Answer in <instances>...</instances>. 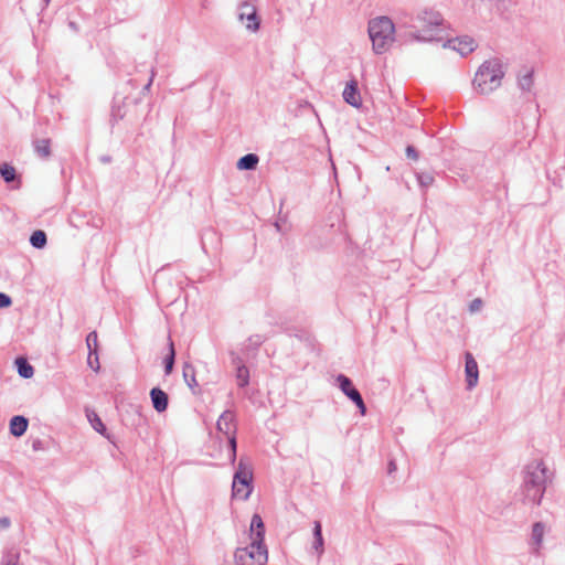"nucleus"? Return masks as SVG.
Instances as JSON below:
<instances>
[{
  "mask_svg": "<svg viewBox=\"0 0 565 565\" xmlns=\"http://www.w3.org/2000/svg\"><path fill=\"white\" fill-rule=\"evenodd\" d=\"M522 476V502L530 505H540L547 484L554 478V472L547 468L542 459H534L524 466Z\"/></svg>",
  "mask_w": 565,
  "mask_h": 565,
  "instance_id": "1",
  "label": "nucleus"
},
{
  "mask_svg": "<svg viewBox=\"0 0 565 565\" xmlns=\"http://www.w3.org/2000/svg\"><path fill=\"white\" fill-rule=\"evenodd\" d=\"M415 21L411 28L417 29L411 33V38L417 42L440 41V33L444 30L443 15L433 9H425L417 13Z\"/></svg>",
  "mask_w": 565,
  "mask_h": 565,
  "instance_id": "2",
  "label": "nucleus"
},
{
  "mask_svg": "<svg viewBox=\"0 0 565 565\" xmlns=\"http://www.w3.org/2000/svg\"><path fill=\"white\" fill-rule=\"evenodd\" d=\"M504 74V65L500 58L484 61L475 74L472 82L475 90L482 95L491 94L501 86Z\"/></svg>",
  "mask_w": 565,
  "mask_h": 565,
  "instance_id": "3",
  "label": "nucleus"
},
{
  "mask_svg": "<svg viewBox=\"0 0 565 565\" xmlns=\"http://www.w3.org/2000/svg\"><path fill=\"white\" fill-rule=\"evenodd\" d=\"M367 32L375 54L387 52L395 42V24L391 18L380 15L371 19Z\"/></svg>",
  "mask_w": 565,
  "mask_h": 565,
  "instance_id": "4",
  "label": "nucleus"
},
{
  "mask_svg": "<svg viewBox=\"0 0 565 565\" xmlns=\"http://www.w3.org/2000/svg\"><path fill=\"white\" fill-rule=\"evenodd\" d=\"M253 490V472L250 466L241 458L233 477L232 495L235 499L247 500Z\"/></svg>",
  "mask_w": 565,
  "mask_h": 565,
  "instance_id": "5",
  "label": "nucleus"
},
{
  "mask_svg": "<svg viewBox=\"0 0 565 565\" xmlns=\"http://www.w3.org/2000/svg\"><path fill=\"white\" fill-rule=\"evenodd\" d=\"M268 559V551L265 544H256L250 541L246 547L237 548L235 562L237 565H265Z\"/></svg>",
  "mask_w": 565,
  "mask_h": 565,
  "instance_id": "6",
  "label": "nucleus"
},
{
  "mask_svg": "<svg viewBox=\"0 0 565 565\" xmlns=\"http://www.w3.org/2000/svg\"><path fill=\"white\" fill-rule=\"evenodd\" d=\"M235 416L233 412L226 409L224 411L217 423L216 428L220 433H223L228 439V447L231 450L230 460L232 463L236 460V449H237V440L235 436L236 427L234 425Z\"/></svg>",
  "mask_w": 565,
  "mask_h": 565,
  "instance_id": "7",
  "label": "nucleus"
},
{
  "mask_svg": "<svg viewBox=\"0 0 565 565\" xmlns=\"http://www.w3.org/2000/svg\"><path fill=\"white\" fill-rule=\"evenodd\" d=\"M237 17L241 22L245 23L247 30L255 32L259 29L260 21L257 15V9L249 1H244L238 6Z\"/></svg>",
  "mask_w": 565,
  "mask_h": 565,
  "instance_id": "8",
  "label": "nucleus"
},
{
  "mask_svg": "<svg viewBox=\"0 0 565 565\" xmlns=\"http://www.w3.org/2000/svg\"><path fill=\"white\" fill-rule=\"evenodd\" d=\"M444 47H450L457 51L461 56H466L469 53L473 52L476 49L475 40L470 36H461L451 40H447L444 44Z\"/></svg>",
  "mask_w": 565,
  "mask_h": 565,
  "instance_id": "9",
  "label": "nucleus"
},
{
  "mask_svg": "<svg viewBox=\"0 0 565 565\" xmlns=\"http://www.w3.org/2000/svg\"><path fill=\"white\" fill-rule=\"evenodd\" d=\"M465 359H466L465 373H466L467 388L471 390L478 384V380H479L478 363L470 352H466Z\"/></svg>",
  "mask_w": 565,
  "mask_h": 565,
  "instance_id": "10",
  "label": "nucleus"
},
{
  "mask_svg": "<svg viewBox=\"0 0 565 565\" xmlns=\"http://www.w3.org/2000/svg\"><path fill=\"white\" fill-rule=\"evenodd\" d=\"M86 345L88 349L87 363L94 370H99L98 359V337L96 331H92L86 337Z\"/></svg>",
  "mask_w": 565,
  "mask_h": 565,
  "instance_id": "11",
  "label": "nucleus"
},
{
  "mask_svg": "<svg viewBox=\"0 0 565 565\" xmlns=\"http://www.w3.org/2000/svg\"><path fill=\"white\" fill-rule=\"evenodd\" d=\"M342 96L344 102L350 106L354 108H360L362 106V98L355 79H351L347 83Z\"/></svg>",
  "mask_w": 565,
  "mask_h": 565,
  "instance_id": "12",
  "label": "nucleus"
},
{
  "mask_svg": "<svg viewBox=\"0 0 565 565\" xmlns=\"http://www.w3.org/2000/svg\"><path fill=\"white\" fill-rule=\"evenodd\" d=\"M249 531L250 541L256 542V544H265V524L258 513L252 516Z\"/></svg>",
  "mask_w": 565,
  "mask_h": 565,
  "instance_id": "13",
  "label": "nucleus"
},
{
  "mask_svg": "<svg viewBox=\"0 0 565 565\" xmlns=\"http://www.w3.org/2000/svg\"><path fill=\"white\" fill-rule=\"evenodd\" d=\"M150 399L152 407L158 413H163L169 406V395L160 387H153L150 390Z\"/></svg>",
  "mask_w": 565,
  "mask_h": 565,
  "instance_id": "14",
  "label": "nucleus"
},
{
  "mask_svg": "<svg viewBox=\"0 0 565 565\" xmlns=\"http://www.w3.org/2000/svg\"><path fill=\"white\" fill-rule=\"evenodd\" d=\"M29 426V420L22 415H15L10 419L9 428L10 434L14 437L24 435Z\"/></svg>",
  "mask_w": 565,
  "mask_h": 565,
  "instance_id": "15",
  "label": "nucleus"
},
{
  "mask_svg": "<svg viewBox=\"0 0 565 565\" xmlns=\"http://www.w3.org/2000/svg\"><path fill=\"white\" fill-rule=\"evenodd\" d=\"M544 533H545L544 523L535 522L532 526V533H531V545L533 546L532 552L534 554H537L542 546Z\"/></svg>",
  "mask_w": 565,
  "mask_h": 565,
  "instance_id": "16",
  "label": "nucleus"
},
{
  "mask_svg": "<svg viewBox=\"0 0 565 565\" xmlns=\"http://www.w3.org/2000/svg\"><path fill=\"white\" fill-rule=\"evenodd\" d=\"M313 543L312 550L317 553L318 556H321L324 552V539L322 535V524L320 521L313 522Z\"/></svg>",
  "mask_w": 565,
  "mask_h": 565,
  "instance_id": "17",
  "label": "nucleus"
},
{
  "mask_svg": "<svg viewBox=\"0 0 565 565\" xmlns=\"http://www.w3.org/2000/svg\"><path fill=\"white\" fill-rule=\"evenodd\" d=\"M86 417L95 431L106 437L107 439H110V436L107 433V428L97 413L86 409Z\"/></svg>",
  "mask_w": 565,
  "mask_h": 565,
  "instance_id": "18",
  "label": "nucleus"
},
{
  "mask_svg": "<svg viewBox=\"0 0 565 565\" xmlns=\"http://www.w3.org/2000/svg\"><path fill=\"white\" fill-rule=\"evenodd\" d=\"M259 157L256 153H246L238 159L236 168L242 171H253L257 168Z\"/></svg>",
  "mask_w": 565,
  "mask_h": 565,
  "instance_id": "19",
  "label": "nucleus"
},
{
  "mask_svg": "<svg viewBox=\"0 0 565 565\" xmlns=\"http://www.w3.org/2000/svg\"><path fill=\"white\" fill-rule=\"evenodd\" d=\"M127 98H124L120 103L117 100V98H114V103L111 106V113H110V124L114 127L115 124H117L119 120L124 119L126 116V100Z\"/></svg>",
  "mask_w": 565,
  "mask_h": 565,
  "instance_id": "20",
  "label": "nucleus"
},
{
  "mask_svg": "<svg viewBox=\"0 0 565 565\" xmlns=\"http://www.w3.org/2000/svg\"><path fill=\"white\" fill-rule=\"evenodd\" d=\"M335 382L338 387L348 398H350L356 391V387L353 385L352 380L344 374H338L335 377Z\"/></svg>",
  "mask_w": 565,
  "mask_h": 565,
  "instance_id": "21",
  "label": "nucleus"
},
{
  "mask_svg": "<svg viewBox=\"0 0 565 565\" xmlns=\"http://www.w3.org/2000/svg\"><path fill=\"white\" fill-rule=\"evenodd\" d=\"M168 347H169V352H168V354L166 355V358L163 360L164 374L166 375H170L172 373L173 366H174V362H175L174 343H173V341L170 338H169Z\"/></svg>",
  "mask_w": 565,
  "mask_h": 565,
  "instance_id": "22",
  "label": "nucleus"
},
{
  "mask_svg": "<svg viewBox=\"0 0 565 565\" xmlns=\"http://www.w3.org/2000/svg\"><path fill=\"white\" fill-rule=\"evenodd\" d=\"M34 151L41 158H49L51 154L50 139H36L33 141Z\"/></svg>",
  "mask_w": 565,
  "mask_h": 565,
  "instance_id": "23",
  "label": "nucleus"
},
{
  "mask_svg": "<svg viewBox=\"0 0 565 565\" xmlns=\"http://www.w3.org/2000/svg\"><path fill=\"white\" fill-rule=\"evenodd\" d=\"M15 365L18 373L23 379H30L34 374L33 366L23 358H18L15 360Z\"/></svg>",
  "mask_w": 565,
  "mask_h": 565,
  "instance_id": "24",
  "label": "nucleus"
},
{
  "mask_svg": "<svg viewBox=\"0 0 565 565\" xmlns=\"http://www.w3.org/2000/svg\"><path fill=\"white\" fill-rule=\"evenodd\" d=\"M30 244L36 249H42L47 243L46 233L42 230H35L30 236Z\"/></svg>",
  "mask_w": 565,
  "mask_h": 565,
  "instance_id": "25",
  "label": "nucleus"
},
{
  "mask_svg": "<svg viewBox=\"0 0 565 565\" xmlns=\"http://www.w3.org/2000/svg\"><path fill=\"white\" fill-rule=\"evenodd\" d=\"M183 379L191 390H194V387L199 385L195 379L194 367L189 363H184L183 365Z\"/></svg>",
  "mask_w": 565,
  "mask_h": 565,
  "instance_id": "26",
  "label": "nucleus"
},
{
  "mask_svg": "<svg viewBox=\"0 0 565 565\" xmlns=\"http://www.w3.org/2000/svg\"><path fill=\"white\" fill-rule=\"evenodd\" d=\"M518 86L523 92H530L533 86V71H526L525 74L519 75Z\"/></svg>",
  "mask_w": 565,
  "mask_h": 565,
  "instance_id": "27",
  "label": "nucleus"
},
{
  "mask_svg": "<svg viewBox=\"0 0 565 565\" xmlns=\"http://www.w3.org/2000/svg\"><path fill=\"white\" fill-rule=\"evenodd\" d=\"M235 377L238 387H246L249 384V370L246 365H241L235 370Z\"/></svg>",
  "mask_w": 565,
  "mask_h": 565,
  "instance_id": "28",
  "label": "nucleus"
},
{
  "mask_svg": "<svg viewBox=\"0 0 565 565\" xmlns=\"http://www.w3.org/2000/svg\"><path fill=\"white\" fill-rule=\"evenodd\" d=\"M0 175L7 183H11L17 179L15 168L9 163L0 164Z\"/></svg>",
  "mask_w": 565,
  "mask_h": 565,
  "instance_id": "29",
  "label": "nucleus"
},
{
  "mask_svg": "<svg viewBox=\"0 0 565 565\" xmlns=\"http://www.w3.org/2000/svg\"><path fill=\"white\" fill-rule=\"evenodd\" d=\"M358 407L361 415L366 414V405L363 401L361 393L356 390L355 393L349 398Z\"/></svg>",
  "mask_w": 565,
  "mask_h": 565,
  "instance_id": "30",
  "label": "nucleus"
},
{
  "mask_svg": "<svg viewBox=\"0 0 565 565\" xmlns=\"http://www.w3.org/2000/svg\"><path fill=\"white\" fill-rule=\"evenodd\" d=\"M358 407L361 415L366 414V405L363 401L361 393L356 390L355 393L349 398Z\"/></svg>",
  "mask_w": 565,
  "mask_h": 565,
  "instance_id": "31",
  "label": "nucleus"
},
{
  "mask_svg": "<svg viewBox=\"0 0 565 565\" xmlns=\"http://www.w3.org/2000/svg\"><path fill=\"white\" fill-rule=\"evenodd\" d=\"M416 179L422 188H428L434 182V177L428 172H417Z\"/></svg>",
  "mask_w": 565,
  "mask_h": 565,
  "instance_id": "32",
  "label": "nucleus"
},
{
  "mask_svg": "<svg viewBox=\"0 0 565 565\" xmlns=\"http://www.w3.org/2000/svg\"><path fill=\"white\" fill-rule=\"evenodd\" d=\"M265 340L266 338L260 334H254L248 338L249 345L254 348L262 345Z\"/></svg>",
  "mask_w": 565,
  "mask_h": 565,
  "instance_id": "33",
  "label": "nucleus"
},
{
  "mask_svg": "<svg viewBox=\"0 0 565 565\" xmlns=\"http://www.w3.org/2000/svg\"><path fill=\"white\" fill-rule=\"evenodd\" d=\"M3 565H21L19 562V554L10 553L8 554L3 561Z\"/></svg>",
  "mask_w": 565,
  "mask_h": 565,
  "instance_id": "34",
  "label": "nucleus"
},
{
  "mask_svg": "<svg viewBox=\"0 0 565 565\" xmlns=\"http://www.w3.org/2000/svg\"><path fill=\"white\" fill-rule=\"evenodd\" d=\"M406 157L411 160H414V161H417L419 159V152L417 151V149L412 146V145H408L406 147Z\"/></svg>",
  "mask_w": 565,
  "mask_h": 565,
  "instance_id": "35",
  "label": "nucleus"
},
{
  "mask_svg": "<svg viewBox=\"0 0 565 565\" xmlns=\"http://www.w3.org/2000/svg\"><path fill=\"white\" fill-rule=\"evenodd\" d=\"M12 305V299L6 292L0 291V309L9 308Z\"/></svg>",
  "mask_w": 565,
  "mask_h": 565,
  "instance_id": "36",
  "label": "nucleus"
},
{
  "mask_svg": "<svg viewBox=\"0 0 565 565\" xmlns=\"http://www.w3.org/2000/svg\"><path fill=\"white\" fill-rule=\"evenodd\" d=\"M230 355H231L232 365L235 367V370L237 367H241V365H245L243 359L235 352H231Z\"/></svg>",
  "mask_w": 565,
  "mask_h": 565,
  "instance_id": "37",
  "label": "nucleus"
},
{
  "mask_svg": "<svg viewBox=\"0 0 565 565\" xmlns=\"http://www.w3.org/2000/svg\"><path fill=\"white\" fill-rule=\"evenodd\" d=\"M481 305H482L481 299H479V298L473 299V300L471 301V303H470V307H469V308H470V311H471V312H475V311L479 310V309H480V307H481Z\"/></svg>",
  "mask_w": 565,
  "mask_h": 565,
  "instance_id": "38",
  "label": "nucleus"
},
{
  "mask_svg": "<svg viewBox=\"0 0 565 565\" xmlns=\"http://www.w3.org/2000/svg\"><path fill=\"white\" fill-rule=\"evenodd\" d=\"M154 76H156V71H154V68L152 67V68H151V75H150V78H149L148 83L143 86L142 92H149V90H150V87H151V85H152V82H153Z\"/></svg>",
  "mask_w": 565,
  "mask_h": 565,
  "instance_id": "39",
  "label": "nucleus"
},
{
  "mask_svg": "<svg viewBox=\"0 0 565 565\" xmlns=\"http://www.w3.org/2000/svg\"><path fill=\"white\" fill-rule=\"evenodd\" d=\"M10 524H11V521L9 518H7V516L0 518V527L1 529H8L10 526Z\"/></svg>",
  "mask_w": 565,
  "mask_h": 565,
  "instance_id": "40",
  "label": "nucleus"
},
{
  "mask_svg": "<svg viewBox=\"0 0 565 565\" xmlns=\"http://www.w3.org/2000/svg\"><path fill=\"white\" fill-rule=\"evenodd\" d=\"M397 467L394 460H390L387 465V472L388 475H392L394 471H396Z\"/></svg>",
  "mask_w": 565,
  "mask_h": 565,
  "instance_id": "41",
  "label": "nucleus"
},
{
  "mask_svg": "<svg viewBox=\"0 0 565 565\" xmlns=\"http://www.w3.org/2000/svg\"><path fill=\"white\" fill-rule=\"evenodd\" d=\"M207 236H215V233L213 231H207L204 233V235L202 236V248L205 250V239Z\"/></svg>",
  "mask_w": 565,
  "mask_h": 565,
  "instance_id": "42",
  "label": "nucleus"
},
{
  "mask_svg": "<svg viewBox=\"0 0 565 565\" xmlns=\"http://www.w3.org/2000/svg\"><path fill=\"white\" fill-rule=\"evenodd\" d=\"M134 412H135V415L137 416V423L136 424H140V422L143 420L141 412H140V407H138V406L135 407Z\"/></svg>",
  "mask_w": 565,
  "mask_h": 565,
  "instance_id": "43",
  "label": "nucleus"
},
{
  "mask_svg": "<svg viewBox=\"0 0 565 565\" xmlns=\"http://www.w3.org/2000/svg\"><path fill=\"white\" fill-rule=\"evenodd\" d=\"M40 446H41V441H40V440H35V441H33V449H34V450L40 449Z\"/></svg>",
  "mask_w": 565,
  "mask_h": 565,
  "instance_id": "44",
  "label": "nucleus"
},
{
  "mask_svg": "<svg viewBox=\"0 0 565 565\" xmlns=\"http://www.w3.org/2000/svg\"><path fill=\"white\" fill-rule=\"evenodd\" d=\"M275 227L277 228V231H278V232H281V227H280L279 222H276V223H275Z\"/></svg>",
  "mask_w": 565,
  "mask_h": 565,
  "instance_id": "45",
  "label": "nucleus"
},
{
  "mask_svg": "<svg viewBox=\"0 0 565 565\" xmlns=\"http://www.w3.org/2000/svg\"><path fill=\"white\" fill-rule=\"evenodd\" d=\"M68 25H70L72 29L76 30V24H75V22H70V23H68Z\"/></svg>",
  "mask_w": 565,
  "mask_h": 565,
  "instance_id": "46",
  "label": "nucleus"
},
{
  "mask_svg": "<svg viewBox=\"0 0 565 565\" xmlns=\"http://www.w3.org/2000/svg\"><path fill=\"white\" fill-rule=\"evenodd\" d=\"M92 364H93L94 366H96L95 355H93V356H92Z\"/></svg>",
  "mask_w": 565,
  "mask_h": 565,
  "instance_id": "47",
  "label": "nucleus"
},
{
  "mask_svg": "<svg viewBox=\"0 0 565 565\" xmlns=\"http://www.w3.org/2000/svg\"><path fill=\"white\" fill-rule=\"evenodd\" d=\"M44 2V6L47 7L51 0H42Z\"/></svg>",
  "mask_w": 565,
  "mask_h": 565,
  "instance_id": "48",
  "label": "nucleus"
},
{
  "mask_svg": "<svg viewBox=\"0 0 565 565\" xmlns=\"http://www.w3.org/2000/svg\"><path fill=\"white\" fill-rule=\"evenodd\" d=\"M109 160H110V158H109V157H105V158H103V161H105V162H108Z\"/></svg>",
  "mask_w": 565,
  "mask_h": 565,
  "instance_id": "49",
  "label": "nucleus"
}]
</instances>
